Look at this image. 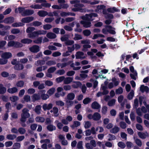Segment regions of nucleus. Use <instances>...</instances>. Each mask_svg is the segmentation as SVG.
Wrapping results in <instances>:
<instances>
[{"instance_id":"1","label":"nucleus","mask_w":149,"mask_h":149,"mask_svg":"<svg viewBox=\"0 0 149 149\" xmlns=\"http://www.w3.org/2000/svg\"><path fill=\"white\" fill-rule=\"evenodd\" d=\"M97 14L95 13L86 14L85 16L81 17L82 19L84 20L81 21L80 23L85 27H90L91 26V23L89 21H92L94 19L93 18L97 17Z\"/></svg>"},{"instance_id":"2","label":"nucleus","mask_w":149,"mask_h":149,"mask_svg":"<svg viewBox=\"0 0 149 149\" xmlns=\"http://www.w3.org/2000/svg\"><path fill=\"white\" fill-rule=\"evenodd\" d=\"M70 3L71 4H74V8L72 9V10L74 11H79L81 12H83L85 11V9H82L81 8L83 7L84 5L80 3V1L79 0H73L70 1Z\"/></svg>"},{"instance_id":"3","label":"nucleus","mask_w":149,"mask_h":149,"mask_svg":"<svg viewBox=\"0 0 149 149\" xmlns=\"http://www.w3.org/2000/svg\"><path fill=\"white\" fill-rule=\"evenodd\" d=\"M30 114L29 113V110L26 108H24L22 110V113L21 114V118L23 122L25 121L26 118H29Z\"/></svg>"},{"instance_id":"4","label":"nucleus","mask_w":149,"mask_h":149,"mask_svg":"<svg viewBox=\"0 0 149 149\" xmlns=\"http://www.w3.org/2000/svg\"><path fill=\"white\" fill-rule=\"evenodd\" d=\"M81 43L82 44H84L83 46V48L82 49L84 52H86L88 50L87 49L90 48L91 47V45H89L90 43V41L89 40H82L81 41Z\"/></svg>"},{"instance_id":"5","label":"nucleus","mask_w":149,"mask_h":149,"mask_svg":"<svg viewBox=\"0 0 149 149\" xmlns=\"http://www.w3.org/2000/svg\"><path fill=\"white\" fill-rule=\"evenodd\" d=\"M76 58L77 59H84L86 58V56L84 53L81 52H78L76 53Z\"/></svg>"},{"instance_id":"6","label":"nucleus","mask_w":149,"mask_h":149,"mask_svg":"<svg viewBox=\"0 0 149 149\" xmlns=\"http://www.w3.org/2000/svg\"><path fill=\"white\" fill-rule=\"evenodd\" d=\"M53 106L52 103H50L49 104L44 103L42 106V108L44 111L49 110L51 109Z\"/></svg>"},{"instance_id":"7","label":"nucleus","mask_w":149,"mask_h":149,"mask_svg":"<svg viewBox=\"0 0 149 149\" xmlns=\"http://www.w3.org/2000/svg\"><path fill=\"white\" fill-rule=\"evenodd\" d=\"M34 19L33 17H24L22 19L21 21L23 23H28L32 21Z\"/></svg>"},{"instance_id":"8","label":"nucleus","mask_w":149,"mask_h":149,"mask_svg":"<svg viewBox=\"0 0 149 149\" xmlns=\"http://www.w3.org/2000/svg\"><path fill=\"white\" fill-rule=\"evenodd\" d=\"M34 11L32 10L25 9L24 12L22 13V16H25L27 15H31L34 13Z\"/></svg>"},{"instance_id":"9","label":"nucleus","mask_w":149,"mask_h":149,"mask_svg":"<svg viewBox=\"0 0 149 149\" xmlns=\"http://www.w3.org/2000/svg\"><path fill=\"white\" fill-rule=\"evenodd\" d=\"M29 50L32 52L36 53L39 51V47L38 45H34L30 47Z\"/></svg>"},{"instance_id":"10","label":"nucleus","mask_w":149,"mask_h":149,"mask_svg":"<svg viewBox=\"0 0 149 149\" xmlns=\"http://www.w3.org/2000/svg\"><path fill=\"white\" fill-rule=\"evenodd\" d=\"M14 19L12 17H9L5 18L3 22L6 24H11L14 22Z\"/></svg>"},{"instance_id":"11","label":"nucleus","mask_w":149,"mask_h":149,"mask_svg":"<svg viewBox=\"0 0 149 149\" xmlns=\"http://www.w3.org/2000/svg\"><path fill=\"white\" fill-rule=\"evenodd\" d=\"M120 130V128L119 127L115 125L110 130V132L112 133L115 134L119 132Z\"/></svg>"},{"instance_id":"12","label":"nucleus","mask_w":149,"mask_h":149,"mask_svg":"<svg viewBox=\"0 0 149 149\" xmlns=\"http://www.w3.org/2000/svg\"><path fill=\"white\" fill-rule=\"evenodd\" d=\"M58 111L59 110L58 108L54 107L52 109L50 110V112L53 113L55 117H57L59 115L58 113Z\"/></svg>"},{"instance_id":"13","label":"nucleus","mask_w":149,"mask_h":149,"mask_svg":"<svg viewBox=\"0 0 149 149\" xmlns=\"http://www.w3.org/2000/svg\"><path fill=\"white\" fill-rule=\"evenodd\" d=\"M12 54L9 52H6L3 53L1 55L2 58L6 59H8L12 57Z\"/></svg>"},{"instance_id":"14","label":"nucleus","mask_w":149,"mask_h":149,"mask_svg":"<svg viewBox=\"0 0 149 149\" xmlns=\"http://www.w3.org/2000/svg\"><path fill=\"white\" fill-rule=\"evenodd\" d=\"M73 80L72 77H68L65 78L64 77V79L63 83L65 84H68L72 82Z\"/></svg>"},{"instance_id":"15","label":"nucleus","mask_w":149,"mask_h":149,"mask_svg":"<svg viewBox=\"0 0 149 149\" xmlns=\"http://www.w3.org/2000/svg\"><path fill=\"white\" fill-rule=\"evenodd\" d=\"M91 107L93 109H97L100 108V105L97 102L95 101L92 103Z\"/></svg>"},{"instance_id":"16","label":"nucleus","mask_w":149,"mask_h":149,"mask_svg":"<svg viewBox=\"0 0 149 149\" xmlns=\"http://www.w3.org/2000/svg\"><path fill=\"white\" fill-rule=\"evenodd\" d=\"M107 28H109L108 32L111 34L114 35L116 33V32L115 31V29L112 28L110 26H107Z\"/></svg>"},{"instance_id":"17","label":"nucleus","mask_w":149,"mask_h":149,"mask_svg":"<svg viewBox=\"0 0 149 149\" xmlns=\"http://www.w3.org/2000/svg\"><path fill=\"white\" fill-rule=\"evenodd\" d=\"M101 118L100 114L98 113H95L93 115V119L95 120H99Z\"/></svg>"},{"instance_id":"18","label":"nucleus","mask_w":149,"mask_h":149,"mask_svg":"<svg viewBox=\"0 0 149 149\" xmlns=\"http://www.w3.org/2000/svg\"><path fill=\"white\" fill-rule=\"evenodd\" d=\"M149 88L146 86H145L143 85H141L140 87V91L142 92H148L149 91Z\"/></svg>"},{"instance_id":"19","label":"nucleus","mask_w":149,"mask_h":149,"mask_svg":"<svg viewBox=\"0 0 149 149\" xmlns=\"http://www.w3.org/2000/svg\"><path fill=\"white\" fill-rule=\"evenodd\" d=\"M17 89L15 87H13L12 88H9L7 90L8 92L11 94H13L17 92Z\"/></svg>"},{"instance_id":"20","label":"nucleus","mask_w":149,"mask_h":149,"mask_svg":"<svg viewBox=\"0 0 149 149\" xmlns=\"http://www.w3.org/2000/svg\"><path fill=\"white\" fill-rule=\"evenodd\" d=\"M75 94L72 93H69L67 96V99L70 100H73L75 98Z\"/></svg>"},{"instance_id":"21","label":"nucleus","mask_w":149,"mask_h":149,"mask_svg":"<svg viewBox=\"0 0 149 149\" xmlns=\"http://www.w3.org/2000/svg\"><path fill=\"white\" fill-rule=\"evenodd\" d=\"M6 89L2 84H0V94H3L6 92Z\"/></svg>"},{"instance_id":"22","label":"nucleus","mask_w":149,"mask_h":149,"mask_svg":"<svg viewBox=\"0 0 149 149\" xmlns=\"http://www.w3.org/2000/svg\"><path fill=\"white\" fill-rule=\"evenodd\" d=\"M46 36L49 38L54 39L56 37V35L53 33L49 32L47 34Z\"/></svg>"},{"instance_id":"23","label":"nucleus","mask_w":149,"mask_h":149,"mask_svg":"<svg viewBox=\"0 0 149 149\" xmlns=\"http://www.w3.org/2000/svg\"><path fill=\"white\" fill-rule=\"evenodd\" d=\"M138 135L140 138L143 139L146 138L148 135V133L147 132L144 133L139 132L138 133Z\"/></svg>"},{"instance_id":"24","label":"nucleus","mask_w":149,"mask_h":149,"mask_svg":"<svg viewBox=\"0 0 149 149\" xmlns=\"http://www.w3.org/2000/svg\"><path fill=\"white\" fill-rule=\"evenodd\" d=\"M25 8L22 7H19L17 9L16 8L15 9V12L17 13L19 12V13H21L22 15V13L24 12L25 11Z\"/></svg>"},{"instance_id":"25","label":"nucleus","mask_w":149,"mask_h":149,"mask_svg":"<svg viewBox=\"0 0 149 149\" xmlns=\"http://www.w3.org/2000/svg\"><path fill=\"white\" fill-rule=\"evenodd\" d=\"M24 68V66L23 65L21 64H19L15 65L14 67L15 69L17 70H20L23 69Z\"/></svg>"},{"instance_id":"26","label":"nucleus","mask_w":149,"mask_h":149,"mask_svg":"<svg viewBox=\"0 0 149 149\" xmlns=\"http://www.w3.org/2000/svg\"><path fill=\"white\" fill-rule=\"evenodd\" d=\"M38 14L40 17H45L48 15V13L43 10H40L38 12Z\"/></svg>"},{"instance_id":"27","label":"nucleus","mask_w":149,"mask_h":149,"mask_svg":"<svg viewBox=\"0 0 149 149\" xmlns=\"http://www.w3.org/2000/svg\"><path fill=\"white\" fill-rule=\"evenodd\" d=\"M21 42L24 44H29L32 42V40L29 39L25 38L22 39L21 41Z\"/></svg>"},{"instance_id":"28","label":"nucleus","mask_w":149,"mask_h":149,"mask_svg":"<svg viewBox=\"0 0 149 149\" xmlns=\"http://www.w3.org/2000/svg\"><path fill=\"white\" fill-rule=\"evenodd\" d=\"M36 31L37 36L39 35H45L47 33L46 31L43 30H38Z\"/></svg>"},{"instance_id":"29","label":"nucleus","mask_w":149,"mask_h":149,"mask_svg":"<svg viewBox=\"0 0 149 149\" xmlns=\"http://www.w3.org/2000/svg\"><path fill=\"white\" fill-rule=\"evenodd\" d=\"M41 106L40 105H37L36 106L35 111V112L38 114H40L41 113Z\"/></svg>"},{"instance_id":"30","label":"nucleus","mask_w":149,"mask_h":149,"mask_svg":"<svg viewBox=\"0 0 149 149\" xmlns=\"http://www.w3.org/2000/svg\"><path fill=\"white\" fill-rule=\"evenodd\" d=\"M28 36L29 38H34L36 37L37 36L36 33V31L31 33L28 34Z\"/></svg>"},{"instance_id":"31","label":"nucleus","mask_w":149,"mask_h":149,"mask_svg":"<svg viewBox=\"0 0 149 149\" xmlns=\"http://www.w3.org/2000/svg\"><path fill=\"white\" fill-rule=\"evenodd\" d=\"M47 130L49 131H52L55 130L56 129L55 126L52 125H48L47 127Z\"/></svg>"},{"instance_id":"32","label":"nucleus","mask_w":149,"mask_h":149,"mask_svg":"<svg viewBox=\"0 0 149 149\" xmlns=\"http://www.w3.org/2000/svg\"><path fill=\"white\" fill-rule=\"evenodd\" d=\"M108 138V140L109 141H112L116 139V137L113 134H109L107 136Z\"/></svg>"},{"instance_id":"33","label":"nucleus","mask_w":149,"mask_h":149,"mask_svg":"<svg viewBox=\"0 0 149 149\" xmlns=\"http://www.w3.org/2000/svg\"><path fill=\"white\" fill-rule=\"evenodd\" d=\"M16 136L15 134H9L7 135L6 138L10 140H13L16 138Z\"/></svg>"},{"instance_id":"34","label":"nucleus","mask_w":149,"mask_h":149,"mask_svg":"<svg viewBox=\"0 0 149 149\" xmlns=\"http://www.w3.org/2000/svg\"><path fill=\"white\" fill-rule=\"evenodd\" d=\"M81 84V83L79 81H74L72 85V86L74 88H76L80 86Z\"/></svg>"},{"instance_id":"35","label":"nucleus","mask_w":149,"mask_h":149,"mask_svg":"<svg viewBox=\"0 0 149 149\" xmlns=\"http://www.w3.org/2000/svg\"><path fill=\"white\" fill-rule=\"evenodd\" d=\"M30 7L32 8L35 9H41L42 8L41 4V5L38 4H33L30 6Z\"/></svg>"},{"instance_id":"36","label":"nucleus","mask_w":149,"mask_h":149,"mask_svg":"<svg viewBox=\"0 0 149 149\" xmlns=\"http://www.w3.org/2000/svg\"><path fill=\"white\" fill-rule=\"evenodd\" d=\"M73 102L72 100H70L67 99L66 100V105L68 107H69L72 106L73 104Z\"/></svg>"},{"instance_id":"37","label":"nucleus","mask_w":149,"mask_h":149,"mask_svg":"<svg viewBox=\"0 0 149 149\" xmlns=\"http://www.w3.org/2000/svg\"><path fill=\"white\" fill-rule=\"evenodd\" d=\"M32 99L33 102L39 100L40 99V97L37 94H35L31 97Z\"/></svg>"},{"instance_id":"38","label":"nucleus","mask_w":149,"mask_h":149,"mask_svg":"<svg viewBox=\"0 0 149 149\" xmlns=\"http://www.w3.org/2000/svg\"><path fill=\"white\" fill-rule=\"evenodd\" d=\"M36 120L37 122L39 123H43L44 122L45 119L44 118L42 117L38 116L36 118Z\"/></svg>"},{"instance_id":"39","label":"nucleus","mask_w":149,"mask_h":149,"mask_svg":"<svg viewBox=\"0 0 149 149\" xmlns=\"http://www.w3.org/2000/svg\"><path fill=\"white\" fill-rule=\"evenodd\" d=\"M105 7V6L103 5L98 6L97 7L95 11L97 12H100L101 11L102 9H104Z\"/></svg>"},{"instance_id":"40","label":"nucleus","mask_w":149,"mask_h":149,"mask_svg":"<svg viewBox=\"0 0 149 149\" xmlns=\"http://www.w3.org/2000/svg\"><path fill=\"white\" fill-rule=\"evenodd\" d=\"M107 10L108 12L111 13H113L115 12H118V10L115 7L108 8L107 9Z\"/></svg>"},{"instance_id":"41","label":"nucleus","mask_w":149,"mask_h":149,"mask_svg":"<svg viewBox=\"0 0 149 149\" xmlns=\"http://www.w3.org/2000/svg\"><path fill=\"white\" fill-rule=\"evenodd\" d=\"M116 102V100L114 99H112L109 101L108 103V105L110 107L113 106L115 105Z\"/></svg>"},{"instance_id":"42","label":"nucleus","mask_w":149,"mask_h":149,"mask_svg":"<svg viewBox=\"0 0 149 149\" xmlns=\"http://www.w3.org/2000/svg\"><path fill=\"white\" fill-rule=\"evenodd\" d=\"M45 62L43 60H38L36 62H35V64L37 66L39 65H42L44 64Z\"/></svg>"},{"instance_id":"43","label":"nucleus","mask_w":149,"mask_h":149,"mask_svg":"<svg viewBox=\"0 0 149 149\" xmlns=\"http://www.w3.org/2000/svg\"><path fill=\"white\" fill-rule=\"evenodd\" d=\"M56 63L55 61L50 60L47 61L46 63V64L48 65L51 66L55 65L56 64Z\"/></svg>"},{"instance_id":"44","label":"nucleus","mask_w":149,"mask_h":149,"mask_svg":"<svg viewBox=\"0 0 149 149\" xmlns=\"http://www.w3.org/2000/svg\"><path fill=\"white\" fill-rule=\"evenodd\" d=\"M80 125V123L78 121H75L73 123V125L71 126V127L72 128H74L75 127H77Z\"/></svg>"},{"instance_id":"45","label":"nucleus","mask_w":149,"mask_h":149,"mask_svg":"<svg viewBox=\"0 0 149 149\" xmlns=\"http://www.w3.org/2000/svg\"><path fill=\"white\" fill-rule=\"evenodd\" d=\"M123 91V88L121 87L119 88L118 89H116L115 92L116 94H121Z\"/></svg>"},{"instance_id":"46","label":"nucleus","mask_w":149,"mask_h":149,"mask_svg":"<svg viewBox=\"0 0 149 149\" xmlns=\"http://www.w3.org/2000/svg\"><path fill=\"white\" fill-rule=\"evenodd\" d=\"M112 82L114 86H116L118 85L119 84V82L115 78H113L112 79Z\"/></svg>"},{"instance_id":"47","label":"nucleus","mask_w":149,"mask_h":149,"mask_svg":"<svg viewBox=\"0 0 149 149\" xmlns=\"http://www.w3.org/2000/svg\"><path fill=\"white\" fill-rule=\"evenodd\" d=\"M35 30V28L33 27H29L26 30V32L27 33H31V32L34 31Z\"/></svg>"},{"instance_id":"48","label":"nucleus","mask_w":149,"mask_h":149,"mask_svg":"<svg viewBox=\"0 0 149 149\" xmlns=\"http://www.w3.org/2000/svg\"><path fill=\"white\" fill-rule=\"evenodd\" d=\"M90 81L92 82L93 83V87L94 88H95L97 86L98 84V82L96 80H94L93 79H90Z\"/></svg>"},{"instance_id":"49","label":"nucleus","mask_w":149,"mask_h":149,"mask_svg":"<svg viewBox=\"0 0 149 149\" xmlns=\"http://www.w3.org/2000/svg\"><path fill=\"white\" fill-rule=\"evenodd\" d=\"M24 24L21 22L14 23L12 24V26L13 27H18L22 26Z\"/></svg>"},{"instance_id":"50","label":"nucleus","mask_w":149,"mask_h":149,"mask_svg":"<svg viewBox=\"0 0 149 149\" xmlns=\"http://www.w3.org/2000/svg\"><path fill=\"white\" fill-rule=\"evenodd\" d=\"M101 90L103 91L102 92L103 94L105 95L109 93V91L107 90L106 87L104 86L102 87Z\"/></svg>"},{"instance_id":"51","label":"nucleus","mask_w":149,"mask_h":149,"mask_svg":"<svg viewBox=\"0 0 149 149\" xmlns=\"http://www.w3.org/2000/svg\"><path fill=\"white\" fill-rule=\"evenodd\" d=\"M119 125L120 127L123 129H125L126 128L127 125L126 123L124 122L121 121Z\"/></svg>"},{"instance_id":"52","label":"nucleus","mask_w":149,"mask_h":149,"mask_svg":"<svg viewBox=\"0 0 149 149\" xmlns=\"http://www.w3.org/2000/svg\"><path fill=\"white\" fill-rule=\"evenodd\" d=\"M23 99L24 101L26 102H29L31 101V97L29 95H27L24 96Z\"/></svg>"},{"instance_id":"53","label":"nucleus","mask_w":149,"mask_h":149,"mask_svg":"<svg viewBox=\"0 0 149 149\" xmlns=\"http://www.w3.org/2000/svg\"><path fill=\"white\" fill-rule=\"evenodd\" d=\"M67 65V64L66 63H59L57 64V66L58 68L60 67L61 68H63L66 67Z\"/></svg>"},{"instance_id":"54","label":"nucleus","mask_w":149,"mask_h":149,"mask_svg":"<svg viewBox=\"0 0 149 149\" xmlns=\"http://www.w3.org/2000/svg\"><path fill=\"white\" fill-rule=\"evenodd\" d=\"M124 97L122 95H120L118 98V100L119 103H121V105L122 106H123V104L122 102V101L123 100Z\"/></svg>"},{"instance_id":"55","label":"nucleus","mask_w":149,"mask_h":149,"mask_svg":"<svg viewBox=\"0 0 149 149\" xmlns=\"http://www.w3.org/2000/svg\"><path fill=\"white\" fill-rule=\"evenodd\" d=\"M42 37H39L33 40V42L36 44L40 43L42 42Z\"/></svg>"},{"instance_id":"56","label":"nucleus","mask_w":149,"mask_h":149,"mask_svg":"<svg viewBox=\"0 0 149 149\" xmlns=\"http://www.w3.org/2000/svg\"><path fill=\"white\" fill-rule=\"evenodd\" d=\"M18 97L16 96H13L10 97V100L13 102L17 101L18 100Z\"/></svg>"},{"instance_id":"57","label":"nucleus","mask_w":149,"mask_h":149,"mask_svg":"<svg viewBox=\"0 0 149 149\" xmlns=\"http://www.w3.org/2000/svg\"><path fill=\"white\" fill-rule=\"evenodd\" d=\"M91 125V123L89 121L85 122L84 127L86 129H87L90 127Z\"/></svg>"},{"instance_id":"58","label":"nucleus","mask_w":149,"mask_h":149,"mask_svg":"<svg viewBox=\"0 0 149 149\" xmlns=\"http://www.w3.org/2000/svg\"><path fill=\"white\" fill-rule=\"evenodd\" d=\"M11 33L13 34H17L20 32V31L18 29H13L11 30Z\"/></svg>"},{"instance_id":"59","label":"nucleus","mask_w":149,"mask_h":149,"mask_svg":"<svg viewBox=\"0 0 149 149\" xmlns=\"http://www.w3.org/2000/svg\"><path fill=\"white\" fill-rule=\"evenodd\" d=\"M61 9L62 8L67 9L69 7V5L67 3H61L60 4Z\"/></svg>"},{"instance_id":"60","label":"nucleus","mask_w":149,"mask_h":149,"mask_svg":"<svg viewBox=\"0 0 149 149\" xmlns=\"http://www.w3.org/2000/svg\"><path fill=\"white\" fill-rule=\"evenodd\" d=\"M56 104L57 105L63 106L64 105L65 103L62 101L58 100L56 102Z\"/></svg>"},{"instance_id":"61","label":"nucleus","mask_w":149,"mask_h":149,"mask_svg":"<svg viewBox=\"0 0 149 149\" xmlns=\"http://www.w3.org/2000/svg\"><path fill=\"white\" fill-rule=\"evenodd\" d=\"M18 132L22 134H24L26 132V130L24 128L20 127L18 129Z\"/></svg>"},{"instance_id":"62","label":"nucleus","mask_w":149,"mask_h":149,"mask_svg":"<svg viewBox=\"0 0 149 149\" xmlns=\"http://www.w3.org/2000/svg\"><path fill=\"white\" fill-rule=\"evenodd\" d=\"M24 84V83L23 81H18L16 84V86L18 87H22Z\"/></svg>"},{"instance_id":"63","label":"nucleus","mask_w":149,"mask_h":149,"mask_svg":"<svg viewBox=\"0 0 149 149\" xmlns=\"http://www.w3.org/2000/svg\"><path fill=\"white\" fill-rule=\"evenodd\" d=\"M64 79V76H61L56 79V80L57 83H60L63 81Z\"/></svg>"},{"instance_id":"64","label":"nucleus","mask_w":149,"mask_h":149,"mask_svg":"<svg viewBox=\"0 0 149 149\" xmlns=\"http://www.w3.org/2000/svg\"><path fill=\"white\" fill-rule=\"evenodd\" d=\"M56 70V68L55 67H52L49 68L47 70V71L49 73H53Z\"/></svg>"}]
</instances>
